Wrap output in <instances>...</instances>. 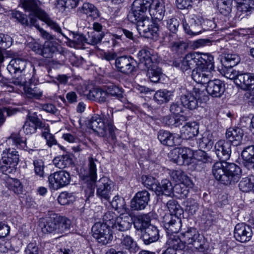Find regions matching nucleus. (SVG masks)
<instances>
[{"mask_svg": "<svg viewBox=\"0 0 254 254\" xmlns=\"http://www.w3.org/2000/svg\"><path fill=\"white\" fill-rule=\"evenodd\" d=\"M95 161L92 158H89L88 169L86 175L83 176V180L87 184V187L91 190L96 184V195L102 202L110 201L112 191L113 190L112 182L105 177L96 182L97 169Z\"/></svg>", "mask_w": 254, "mask_h": 254, "instance_id": "obj_1", "label": "nucleus"}, {"mask_svg": "<svg viewBox=\"0 0 254 254\" xmlns=\"http://www.w3.org/2000/svg\"><path fill=\"white\" fill-rule=\"evenodd\" d=\"M88 127L99 136L107 137L112 142L116 139L115 132L116 127L113 125V113L110 111L102 116L94 115L89 120Z\"/></svg>", "mask_w": 254, "mask_h": 254, "instance_id": "obj_2", "label": "nucleus"}, {"mask_svg": "<svg viewBox=\"0 0 254 254\" xmlns=\"http://www.w3.org/2000/svg\"><path fill=\"white\" fill-rule=\"evenodd\" d=\"M213 176L220 183L230 186L237 183L241 176V170L239 166L234 163L221 162L214 164L212 168Z\"/></svg>", "mask_w": 254, "mask_h": 254, "instance_id": "obj_3", "label": "nucleus"}, {"mask_svg": "<svg viewBox=\"0 0 254 254\" xmlns=\"http://www.w3.org/2000/svg\"><path fill=\"white\" fill-rule=\"evenodd\" d=\"M137 57L139 64L147 68L146 75L150 80L154 83L158 82L162 73L161 69L156 65L160 61L157 54L151 49H143L138 52Z\"/></svg>", "mask_w": 254, "mask_h": 254, "instance_id": "obj_4", "label": "nucleus"}, {"mask_svg": "<svg viewBox=\"0 0 254 254\" xmlns=\"http://www.w3.org/2000/svg\"><path fill=\"white\" fill-rule=\"evenodd\" d=\"M71 221L66 217L54 215L42 220L40 226L44 233L60 235L67 232L70 228Z\"/></svg>", "mask_w": 254, "mask_h": 254, "instance_id": "obj_5", "label": "nucleus"}, {"mask_svg": "<svg viewBox=\"0 0 254 254\" xmlns=\"http://www.w3.org/2000/svg\"><path fill=\"white\" fill-rule=\"evenodd\" d=\"M213 56L209 54L194 52L187 54L180 62L174 61L173 65L179 67L183 71H190L201 64H210Z\"/></svg>", "mask_w": 254, "mask_h": 254, "instance_id": "obj_6", "label": "nucleus"}, {"mask_svg": "<svg viewBox=\"0 0 254 254\" xmlns=\"http://www.w3.org/2000/svg\"><path fill=\"white\" fill-rule=\"evenodd\" d=\"M19 162L18 152L13 149H5L3 151L0 166V171L5 175L14 172Z\"/></svg>", "mask_w": 254, "mask_h": 254, "instance_id": "obj_7", "label": "nucleus"}, {"mask_svg": "<svg viewBox=\"0 0 254 254\" xmlns=\"http://www.w3.org/2000/svg\"><path fill=\"white\" fill-rule=\"evenodd\" d=\"M181 235L186 245H191L200 252H204L207 249L204 237L200 235L196 229L190 228L182 233Z\"/></svg>", "mask_w": 254, "mask_h": 254, "instance_id": "obj_8", "label": "nucleus"}, {"mask_svg": "<svg viewBox=\"0 0 254 254\" xmlns=\"http://www.w3.org/2000/svg\"><path fill=\"white\" fill-rule=\"evenodd\" d=\"M213 63V59L210 64H201L196 66L191 73L194 81L198 83H207L212 77L211 70L214 68Z\"/></svg>", "mask_w": 254, "mask_h": 254, "instance_id": "obj_9", "label": "nucleus"}, {"mask_svg": "<svg viewBox=\"0 0 254 254\" xmlns=\"http://www.w3.org/2000/svg\"><path fill=\"white\" fill-rule=\"evenodd\" d=\"M93 237L102 245H107L113 238L110 227L106 223H96L92 228Z\"/></svg>", "mask_w": 254, "mask_h": 254, "instance_id": "obj_10", "label": "nucleus"}, {"mask_svg": "<svg viewBox=\"0 0 254 254\" xmlns=\"http://www.w3.org/2000/svg\"><path fill=\"white\" fill-rule=\"evenodd\" d=\"M136 28L139 33L144 37L158 36V24L153 22L148 16L136 23Z\"/></svg>", "mask_w": 254, "mask_h": 254, "instance_id": "obj_11", "label": "nucleus"}, {"mask_svg": "<svg viewBox=\"0 0 254 254\" xmlns=\"http://www.w3.org/2000/svg\"><path fill=\"white\" fill-rule=\"evenodd\" d=\"M145 0H135L132 3V8L127 15L128 20L132 23H137L146 18L147 9Z\"/></svg>", "mask_w": 254, "mask_h": 254, "instance_id": "obj_12", "label": "nucleus"}, {"mask_svg": "<svg viewBox=\"0 0 254 254\" xmlns=\"http://www.w3.org/2000/svg\"><path fill=\"white\" fill-rule=\"evenodd\" d=\"M48 181L50 188L58 190L69 184L70 181V177L68 172L60 171L49 175Z\"/></svg>", "mask_w": 254, "mask_h": 254, "instance_id": "obj_13", "label": "nucleus"}, {"mask_svg": "<svg viewBox=\"0 0 254 254\" xmlns=\"http://www.w3.org/2000/svg\"><path fill=\"white\" fill-rule=\"evenodd\" d=\"M204 94L203 91L194 88L191 92H188L181 96L180 100L182 105L190 110H194L198 106V100H201V96Z\"/></svg>", "mask_w": 254, "mask_h": 254, "instance_id": "obj_14", "label": "nucleus"}, {"mask_svg": "<svg viewBox=\"0 0 254 254\" xmlns=\"http://www.w3.org/2000/svg\"><path fill=\"white\" fill-rule=\"evenodd\" d=\"M136 62L130 56H121L116 59L115 66L117 70L125 74H129L135 70Z\"/></svg>", "mask_w": 254, "mask_h": 254, "instance_id": "obj_15", "label": "nucleus"}, {"mask_svg": "<svg viewBox=\"0 0 254 254\" xmlns=\"http://www.w3.org/2000/svg\"><path fill=\"white\" fill-rule=\"evenodd\" d=\"M145 4L152 18L159 21L162 20L165 13L163 0H145Z\"/></svg>", "mask_w": 254, "mask_h": 254, "instance_id": "obj_16", "label": "nucleus"}, {"mask_svg": "<svg viewBox=\"0 0 254 254\" xmlns=\"http://www.w3.org/2000/svg\"><path fill=\"white\" fill-rule=\"evenodd\" d=\"M20 5L32 17L37 19L45 12L42 9V2L39 0H20Z\"/></svg>", "mask_w": 254, "mask_h": 254, "instance_id": "obj_17", "label": "nucleus"}, {"mask_svg": "<svg viewBox=\"0 0 254 254\" xmlns=\"http://www.w3.org/2000/svg\"><path fill=\"white\" fill-rule=\"evenodd\" d=\"M150 194L145 190L137 192L130 201V207L133 210H141L148 205Z\"/></svg>", "mask_w": 254, "mask_h": 254, "instance_id": "obj_18", "label": "nucleus"}, {"mask_svg": "<svg viewBox=\"0 0 254 254\" xmlns=\"http://www.w3.org/2000/svg\"><path fill=\"white\" fill-rule=\"evenodd\" d=\"M45 127L43 123L35 114L29 116L23 126V130L26 134H31L36 132L38 128Z\"/></svg>", "mask_w": 254, "mask_h": 254, "instance_id": "obj_19", "label": "nucleus"}, {"mask_svg": "<svg viewBox=\"0 0 254 254\" xmlns=\"http://www.w3.org/2000/svg\"><path fill=\"white\" fill-rule=\"evenodd\" d=\"M252 235L253 232L250 226L243 223L236 225L234 236L237 241L246 243L251 239Z\"/></svg>", "mask_w": 254, "mask_h": 254, "instance_id": "obj_20", "label": "nucleus"}, {"mask_svg": "<svg viewBox=\"0 0 254 254\" xmlns=\"http://www.w3.org/2000/svg\"><path fill=\"white\" fill-rule=\"evenodd\" d=\"M182 216L166 215L163 218V225L168 234L178 233L182 227Z\"/></svg>", "mask_w": 254, "mask_h": 254, "instance_id": "obj_21", "label": "nucleus"}, {"mask_svg": "<svg viewBox=\"0 0 254 254\" xmlns=\"http://www.w3.org/2000/svg\"><path fill=\"white\" fill-rule=\"evenodd\" d=\"M204 21L200 16L194 15L190 19L189 25L186 22L183 23V27L185 32L190 35H196L201 32V25Z\"/></svg>", "mask_w": 254, "mask_h": 254, "instance_id": "obj_22", "label": "nucleus"}, {"mask_svg": "<svg viewBox=\"0 0 254 254\" xmlns=\"http://www.w3.org/2000/svg\"><path fill=\"white\" fill-rule=\"evenodd\" d=\"M194 154L193 151L189 148H180L178 150L177 156L172 159L179 165H189L194 158Z\"/></svg>", "mask_w": 254, "mask_h": 254, "instance_id": "obj_23", "label": "nucleus"}, {"mask_svg": "<svg viewBox=\"0 0 254 254\" xmlns=\"http://www.w3.org/2000/svg\"><path fill=\"white\" fill-rule=\"evenodd\" d=\"M215 149L218 158L221 161H226L230 157L231 143L223 140H219L215 145Z\"/></svg>", "mask_w": 254, "mask_h": 254, "instance_id": "obj_24", "label": "nucleus"}, {"mask_svg": "<svg viewBox=\"0 0 254 254\" xmlns=\"http://www.w3.org/2000/svg\"><path fill=\"white\" fill-rule=\"evenodd\" d=\"M235 84L244 90H254V75L250 73H240Z\"/></svg>", "mask_w": 254, "mask_h": 254, "instance_id": "obj_25", "label": "nucleus"}, {"mask_svg": "<svg viewBox=\"0 0 254 254\" xmlns=\"http://www.w3.org/2000/svg\"><path fill=\"white\" fill-rule=\"evenodd\" d=\"M207 84L206 91L212 97H220L225 92V84L219 79H210Z\"/></svg>", "mask_w": 254, "mask_h": 254, "instance_id": "obj_26", "label": "nucleus"}, {"mask_svg": "<svg viewBox=\"0 0 254 254\" xmlns=\"http://www.w3.org/2000/svg\"><path fill=\"white\" fill-rule=\"evenodd\" d=\"M159 238V231L158 228L151 225L141 232V239L144 244L147 245L158 241Z\"/></svg>", "mask_w": 254, "mask_h": 254, "instance_id": "obj_27", "label": "nucleus"}, {"mask_svg": "<svg viewBox=\"0 0 254 254\" xmlns=\"http://www.w3.org/2000/svg\"><path fill=\"white\" fill-rule=\"evenodd\" d=\"M11 38L9 36L0 34V63H2L6 58L15 56L14 53L5 50L11 46Z\"/></svg>", "mask_w": 254, "mask_h": 254, "instance_id": "obj_28", "label": "nucleus"}, {"mask_svg": "<svg viewBox=\"0 0 254 254\" xmlns=\"http://www.w3.org/2000/svg\"><path fill=\"white\" fill-rule=\"evenodd\" d=\"M198 125L195 122H187L180 130L181 137L186 139L194 137L198 134Z\"/></svg>", "mask_w": 254, "mask_h": 254, "instance_id": "obj_29", "label": "nucleus"}, {"mask_svg": "<svg viewBox=\"0 0 254 254\" xmlns=\"http://www.w3.org/2000/svg\"><path fill=\"white\" fill-rule=\"evenodd\" d=\"M164 39L165 42L169 43L170 46L173 51L182 52L187 47V45L185 42L178 38L176 33H170L168 35L164 37Z\"/></svg>", "mask_w": 254, "mask_h": 254, "instance_id": "obj_30", "label": "nucleus"}, {"mask_svg": "<svg viewBox=\"0 0 254 254\" xmlns=\"http://www.w3.org/2000/svg\"><path fill=\"white\" fill-rule=\"evenodd\" d=\"M14 55V57H12L13 59L10 61L7 67L10 73L21 72L25 69L27 64L26 60L22 58H16L15 53Z\"/></svg>", "mask_w": 254, "mask_h": 254, "instance_id": "obj_31", "label": "nucleus"}, {"mask_svg": "<svg viewBox=\"0 0 254 254\" xmlns=\"http://www.w3.org/2000/svg\"><path fill=\"white\" fill-rule=\"evenodd\" d=\"M131 225L132 220L130 217L121 214L117 218L116 221L112 228L119 231L125 232L129 230L131 227Z\"/></svg>", "mask_w": 254, "mask_h": 254, "instance_id": "obj_32", "label": "nucleus"}, {"mask_svg": "<svg viewBox=\"0 0 254 254\" xmlns=\"http://www.w3.org/2000/svg\"><path fill=\"white\" fill-rule=\"evenodd\" d=\"M8 141H12L18 148L24 150H34L36 148L35 144H32L29 141L28 143L25 140H23L18 133H12L8 138Z\"/></svg>", "mask_w": 254, "mask_h": 254, "instance_id": "obj_33", "label": "nucleus"}, {"mask_svg": "<svg viewBox=\"0 0 254 254\" xmlns=\"http://www.w3.org/2000/svg\"><path fill=\"white\" fill-rule=\"evenodd\" d=\"M243 134V131L240 128H229L226 131V137L228 142L237 146L241 141Z\"/></svg>", "mask_w": 254, "mask_h": 254, "instance_id": "obj_34", "label": "nucleus"}, {"mask_svg": "<svg viewBox=\"0 0 254 254\" xmlns=\"http://www.w3.org/2000/svg\"><path fill=\"white\" fill-rule=\"evenodd\" d=\"M87 98L100 103H104L108 98L105 90L104 88H94L87 94Z\"/></svg>", "mask_w": 254, "mask_h": 254, "instance_id": "obj_35", "label": "nucleus"}, {"mask_svg": "<svg viewBox=\"0 0 254 254\" xmlns=\"http://www.w3.org/2000/svg\"><path fill=\"white\" fill-rule=\"evenodd\" d=\"M150 217L148 214H144L136 216L134 218L133 225L134 228L137 231L141 232L144 230L150 224Z\"/></svg>", "mask_w": 254, "mask_h": 254, "instance_id": "obj_36", "label": "nucleus"}, {"mask_svg": "<svg viewBox=\"0 0 254 254\" xmlns=\"http://www.w3.org/2000/svg\"><path fill=\"white\" fill-rule=\"evenodd\" d=\"M57 53L60 55L57 48V43L56 42L46 41L42 46L41 55L45 58H50Z\"/></svg>", "mask_w": 254, "mask_h": 254, "instance_id": "obj_37", "label": "nucleus"}, {"mask_svg": "<svg viewBox=\"0 0 254 254\" xmlns=\"http://www.w3.org/2000/svg\"><path fill=\"white\" fill-rule=\"evenodd\" d=\"M154 191L157 195L164 194L170 196L173 193V187L169 180H163L161 184L157 183V187L155 189Z\"/></svg>", "mask_w": 254, "mask_h": 254, "instance_id": "obj_38", "label": "nucleus"}, {"mask_svg": "<svg viewBox=\"0 0 254 254\" xmlns=\"http://www.w3.org/2000/svg\"><path fill=\"white\" fill-rule=\"evenodd\" d=\"M237 3L238 12L241 13L240 15L245 14L248 15L254 11V0H240L236 1Z\"/></svg>", "mask_w": 254, "mask_h": 254, "instance_id": "obj_39", "label": "nucleus"}, {"mask_svg": "<svg viewBox=\"0 0 254 254\" xmlns=\"http://www.w3.org/2000/svg\"><path fill=\"white\" fill-rule=\"evenodd\" d=\"M173 96V92L166 89H160L155 93L153 99L157 104L162 105L169 102L172 99Z\"/></svg>", "mask_w": 254, "mask_h": 254, "instance_id": "obj_40", "label": "nucleus"}, {"mask_svg": "<svg viewBox=\"0 0 254 254\" xmlns=\"http://www.w3.org/2000/svg\"><path fill=\"white\" fill-rule=\"evenodd\" d=\"M78 11L93 19L100 16V13L97 8L93 4L89 2L84 3L81 7L78 8Z\"/></svg>", "mask_w": 254, "mask_h": 254, "instance_id": "obj_41", "label": "nucleus"}, {"mask_svg": "<svg viewBox=\"0 0 254 254\" xmlns=\"http://www.w3.org/2000/svg\"><path fill=\"white\" fill-rule=\"evenodd\" d=\"M170 176L175 182L178 183H183L188 186H193L191 180L181 170H172L170 173Z\"/></svg>", "mask_w": 254, "mask_h": 254, "instance_id": "obj_42", "label": "nucleus"}, {"mask_svg": "<svg viewBox=\"0 0 254 254\" xmlns=\"http://www.w3.org/2000/svg\"><path fill=\"white\" fill-rule=\"evenodd\" d=\"M121 244L123 248L128 250L130 253H135L139 248L135 241L129 235H123L121 240Z\"/></svg>", "mask_w": 254, "mask_h": 254, "instance_id": "obj_43", "label": "nucleus"}, {"mask_svg": "<svg viewBox=\"0 0 254 254\" xmlns=\"http://www.w3.org/2000/svg\"><path fill=\"white\" fill-rule=\"evenodd\" d=\"M158 138L160 142L166 146H173L176 145L174 135L170 131L160 130L158 133Z\"/></svg>", "mask_w": 254, "mask_h": 254, "instance_id": "obj_44", "label": "nucleus"}, {"mask_svg": "<svg viewBox=\"0 0 254 254\" xmlns=\"http://www.w3.org/2000/svg\"><path fill=\"white\" fill-rule=\"evenodd\" d=\"M39 19L44 22L51 29L61 34L64 37L65 36L64 34L62 32V29L59 24L52 19L45 12Z\"/></svg>", "mask_w": 254, "mask_h": 254, "instance_id": "obj_45", "label": "nucleus"}, {"mask_svg": "<svg viewBox=\"0 0 254 254\" xmlns=\"http://www.w3.org/2000/svg\"><path fill=\"white\" fill-rule=\"evenodd\" d=\"M53 162L56 167L63 169L70 166L72 160L68 155H63L55 157Z\"/></svg>", "mask_w": 254, "mask_h": 254, "instance_id": "obj_46", "label": "nucleus"}, {"mask_svg": "<svg viewBox=\"0 0 254 254\" xmlns=\"http://www.w3.org/2000/svg\"><path fill=\"white\" fill-rule=\"evenodd\" d=\"M167 243L169 246V248L173 249L176 251L184 250L187 245L186 243L184 242L182 235L180 237L176 236L171 237L168 240Z\"/></svg>", "mask_w": 254, "mask_h": 254, "instance_id": "obj_47", "label": "nucleus"}, {"mask_svg": "<svg viewBox=\"0 0 254 254\" xmlns=\"http://www.w3.org/2000/svg\"><path fill=\"white\" fill-rule=\"evenodd\" d=\"M240 61L239 56L235 54H225L221 60V63L224 67L234 66Z\"/></svg>", "mask_w": 254, "mask_h": 254, "instance_id": "obj_48", "label": "nucleus"}, {"mask_svg": "<svg viewBox=\"0 0 254 254\" xmlns=\"http://www.w3.org/2000/svg\"><path fill=\"white\" fill-rule=\"evenodd\" d=\"M240 190L243 192H254V175L243 178L239 184Z\"/></svg>", "mask_w": 254, "mask_h": 254, "instance_id": "obj_49", "label": "nucleus"}, {"mask_svg": "<svg viewBox=\"0 0 254 254\" xmlns=\"http://www.w3.org/2000/svg\"><path fill=\"white\" fill-rule=\"evenodd\" d=\"M110 203L113 208L122 214L128 211V208L127 207L125 199L119 196H115Z\"/></svg>", "mask_w": 254, "mask_h": 254, "instance_id": "obj_50", "label": "nucleus"}, {"mask_svg": "<svg viewBox=\"0 0 254 254\" xmlns=\"http://www.w3.org/2000/svg\"><path fill=\"white\" fill-rule=\"evenodd\" d=\"M167 207L171 215L175 216H182L184 214L183 209L174 199H171L167 203Z\"/></svg>", "mask_w": 254, "mask_h": 254, "instance_id": "obj_51", "label": "nucleus"}, {"mask_svg": "<svg viewBox=\"0 0 254 254\" xmlns=\"http://www.w3.org/2000/svg\"><path fill=\"white\" fill-rule=\"evenodd\" d=\"M69 35L72 39L67 37L65 35L64 37L74 46L79 47L82 46L84 43H86V36L84 35L82 33L72 32Z\"/></svg>", "mask_w": 254, "mask_h": 254, "instance_id": "obj_52", "label": "nucleus"}, {"mask_svg": "<svg viewBox=\"0 0 254 254\" xmlns=\"http://www.w3.org/2000/svg\"><path fill=\"white\" fill-rule=\"evenodd\" d=\"M11 19L17 21L23 25L27 26H32L31 24V17L30 21H28L27 16L23 12L17 10L12 11L10 13Z\"/></svg>", "mask_w": 254, "mask_h": 254, "instance_id": "obj_53", "label": "nucleus"}, {"mask_svg": "<svg viewBox=\"0 0 254 254\" xmlns=\"http://www.w3.org/2000/svg\"><path fill=\"white\" fill-rule=\"evenodd\" d=\"M217 6L221 14L228 16L232 10V0H218Z\"/></svg>", "mask_w": 254, "mask_h": 254, "instance_id": "obj_54", "label": "nucleus"}, {"mask_svg": "<svg viewBox=\"0 0 254 254\" xmlns=\"http://www.w3.org/2000/svg\"><path fill=\"white\" fill-rule=\"evenodd\" d=\"M104 36L103 32L98 33L95 31H90L87 32L86 43L91 45H96L100 43Z\"/></svg>", "mask_w": 254, "mask_h": 254, "instance_id": "obj_55", "label": "nucleus"}, {"mask_svg": "<svg viewBox=\"0 0 254 254\" xmlns=\"http://www.w3.org/2000/svg\"><path fill=\"white\" fill-rule=\"evenodd\" d=\"M6 183L9 189L15 193L17 194L23 193L24 191L23 187L19 180L16 179L9 178L7 180Z\"/></svg>", "mask_w": 254, "mask_h": 254, "instance_id": "obj_56", "label": "nucleus"}, {"mask_svg": "<svg viewBox=\"0 0 254 254\" xmlns=\"http://www.w3.org/2000/svg\"><path fill=\"white\" fill-rule=\"evenodd\" d=\"M38 20L36 17H32L31 18V24L32 26H34L39 31L40 35L43 39L47 41H52L55 39V37L51 35L50 33L40 27L38 25Z\"/></svg>", "mask_w": 254, "mask_h": 254, "instance_id": "obj_57", "label": "nucleus"}, {"mask_svg": "<svg viewBox=\"0 0 254 254\" xmlns=\"http://www.w3.org/2000/svg\"><path fill=\"white\" fill-rule=\"evenodd\" d=\"M107 97L109 96L115 97L120 99L123 97V91L122 88L115 85H110L104 87Z\"/></svg>", "mask_w": 254, "mask_h": 254, "instance_id": "obj_58", "label": "nucleus"}, {"mask_svg": "<svg viewBox=\"0 0 254 254\" xmlns=\"http://www.w3.org/2000/svg\"><path fill=\"white\" fill-rule=\"evenodd\" d=\"M75 200V197L73 192L64 191L59 195L58 200L61 205H67L72 203Z\"/></svg>", "mask_w": 254, "mask_h": 254, "instance_id": "obj_59", "label": "nucleus"}, {"mask_svg": "<svg viewBox=\"0 0 254 254\" xmlns=\"http://www.w3.org/2000/svg\"><path fill=\"white\" fill-rule=\"evenodd\" d=\"M192 186H188L184 183H178L173 187V192L180 195V197H186L189 194V189Z\"/></svg>", "mask_w": 254, "mask_h": 254, "instance_id": "obj_60", "label": "nucleus"}, {"mask_svg": "<svg viewBox=\"0 0 254 254\" xmlns=\"http://www.w3.org/2000/svg\"><path fill=\"white\" fill-rule=\"evenodd\" d=\"M142 184L147 188L154 191L157 187L158 182L151 176L143 175L141 177Z\"/></svg>", "mask_w": 254, "mask_h": 254, "instance_id": "obj_61", "label": "nucleus"}, {"mask_svg": "<svg viewBox=\"0 0 254 254\" xmlns=\"http://www.w3.org/2000/svg\"><path fill=\"white\" fill-rule=\"evenodd\" d=\"M44 130L42 131V136L46 140V144L49 147H52L54 145L57 144V141L55 139V136L50 132V130L45 125L44 128Z\"/></svg>", "mask_w": 254, "mask_h": 254, "instance_id": "obj_62", "label": "nucleus"}, {"mask_svg": "<svg viewBox=\"0 0 254 254\" xmlns=\"http://www.w3.org/2000/svg\"><path fill=\"white\" fill-rule=\"evenodd\" d=\"M118 217L115 212L111 211H107L103 216L104 223L107 224L109 227L111 226L113 228Z\"/></svg>", "mask_w": 254, "mask_h": 254, "instance_id": "obj_63", "label": "nucleus"}, {"mask_svg": "<svg viewBox=\"0 0 254 254\" xmlns=\"http://www.w3.org/2000/svg\"><path fill=\"white\" fill-rule=\"evenodd\" d=\"M34 172L35 174L40 178L45 177V165L44 162L41 159L35 160L33 161Z\"/></svg>", "mask_w": 254, "mask_h": 254, "instance_id": "obj_64", "label": "nucleus"}]
</instances>
